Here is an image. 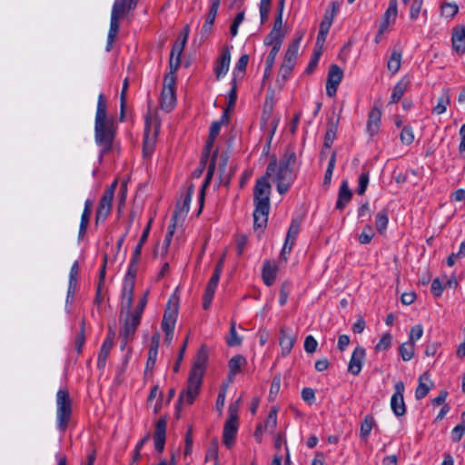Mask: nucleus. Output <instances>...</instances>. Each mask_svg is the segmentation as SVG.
Masks as SVG:
<instances>
[{
  "instance_id": "obj_45",
  "label": "nucleus",
  "mask_w": 465,
  "mask_h": 465,
  "mask_svg": "<svg viewBox=\"0 0 465 465\" xmlns=\"http://www.w3.org/2000/svg\"><path fill=\"white\" fill-rule=\"evenodd\" d=\"M374 236L373 228L371 225L367 224L363 228L361 233L359 235V242L361 244H368L371 242Z\"/></svg>"
},
{
  "instance_id": "obj_27",
  "label": "nucleus",
  "mask_w": 465,
  "mask_h": 465,
  "mask_svg": "<svg viewBox=\"0 0 465 465\" xmlns=\"http://www.w3.org/2000/svg\"><path fill=\"white\" fill-rule=\"evenodd\" d=\"M352 193L351 189L349 188L348 182L346 180L342 181L339 193H338V199L336 202L335 208L338 210H343L347 203L351 200Z\"/></svg>"
},
{
  "instance_id": "obj_25",
  "label": "nucleus",
  "mask_w": 465,
  "mask_h": 465,
  "mask_svg": "<svg viewBox=\"0 0 465 465\" xmlns=\"http://www.w3.org/2000/svg\"><path fill=\"white\" fill-rule=\"evenodd\" d=\"M185 45L183 43H174L171 54H170V61H169V67L170 72L169 74H175V72L178 70L181 64V54L183 51Z\"/></svg>"
},
{
  "instance_id": "obj_35",
  "label": "nucleus",
  "mask_w": 465,
  "mask_h": 465,
  "mask_svg": "<svg viewBox=\"0 0 465 465\" xmlns=\"http://www.w3.org/2000/svg\"><path fill=\"white\" fill-rule=\"evenodd\" d=\"M389 223L388 211L381 210L375 216V226L380 234H384Z\"/></svg>"
},
{
  "instance_id": "obj_13",
  "label": "nucleus",
  "mask_w": 465,
  "mask_h": 465,
  "mask_svg": "<svg viewBox=\"0 0 465 465\" xmlns=\"http://www.w3.org/2000/svg\"><path fill=\"white\" fill-rule=\"evenodd\" d=\"M279 266L274 260H265L262 269V278L265 285L272 286L277 278Z\"/></svg>"
},
{
  "instance_id": "obj_6",
  "label": "nucleus",
  "mask_w": 465,
  "mask_h": 465,
  "mask_svg": "<svg viewBox=\"0 0 465 465\" xmlns=\"http://www.w3.org/2000/svg\"><path fill=\"white\" fill-rule=\"evenodd\" d=\"M175 74H167L163 84L161 94V107L166 112H171L176 105L175 95Z\"/></svg>"
},
{
  "instance_id": "obj_11",
  "label": "nucleus",
  "mask_w": 465,
  "mask_h": 465,
  "mask_svg": "<svg viewBox=\"0 0 465 465\" xmlns=\"http://www.w3.org/2000/svg\"><path fill=\"white\" fill-rule=\"evenodd\" d=\"M397 15L398 2L397 0H390L389 6L385 13L383 14L382 20L379 25L378 36H382V35L387 31L390 25L395 22Z\"/></svg>"
},
{
  "instance_id": "obj_2",
  "label": "nucleus",
  "mask_w": 465,
  "mask_h": 465,
  "mask_svg": "<svg viewBox=\"0 0 465 465\" xmlns=\"http://www.w3.org/2000/svg\"><path fill=\"white\" fill-rule=\"evenodd\" d=\"M106 99L100 94L97 99V107L94 120V140L100 147V158L113 149L116 133V126L113 117H108Z\"/></svg>"
},
{
  "instance_id": "obj_3",
  "label": "nucleus",
  "mask_w": 465,
  "mask_h": 465,
  "mask_svg": "<svg viewBox=\"0 0 465 465\" xmlns=\"http://www.w3.org/2000/svg\"><path fill=\"white\" fill-rule=\"evenodd\" d=\"M208 362V350L202 345L194 358L193 367L190 371L186 389L183 390L178 398L177 406L181 404L192 405L200 393L203 384V378Z\"/></svg>"
},
{
  "instance_id": "obj_22",
  "label": "nucleus",
  "mask_w": 465,
  "mask_h": 465,
  "mask_svg": "<svg viewBox=\"0 0 465 465\" xmlns=\"http://www.w3.org/2000/svg\"><path fill=\"white\" fill-rule=\"evenodd\" d=\"M340 119L338 116H331L327 123V130L324 136L323 146L325 148H331L334 140L336 139V134L338 131Z\"/></svg>"
},
{
  "instance_id": "obj_58",
  "label": "nucleus",
  "mask_w": 465,
  "mask_h": 465,
  "mask_svg": "<svg viewBox=\"0 0 465 465\" xmlns=\"http://www.w3.org/2000/svg\"><path fill=\"white\" fill-rule=\"evenodd\" d=\"M290 287L291 284L289 282H284L282 283L281 289H280V297H279V303L281 306H283L286 304L288 296L290 293Z\"/></svg>"
},
{
  "instance_id": "obj_54",
  "label": "nucleus",
  "mask_w": 465,
  "mask_h": 465,
  "mask_svg": "<svg viewBox=\"0 0 465 465\" xmlns=\"http://www.w3.org/2000/svg\"><path fill=\"white\" fill-rule=\"evenodd\" d=\"M221 274L222 273L219 272V269L213 271V275L207 283L205 291L215 293Z\"/></svg>"
},
{
  "instance_id": "obj_49",
  "label": "nucleus",
  "mask_w": 465,
  "mask_h": 465,
  "mask_svg": "<svg viewBox=\"0 0 465 465\" xmlns=\"http://www.w3.org/2000/svg\"><path fill=\"white\" fill-rule=\"evenodd\" d=\"M335 163H336V153L333 152L331 153V156L328 163L327 169L325 171L324 180H323L324 184H329L331 183L332 173H333V170L335 167Z\"/></svg>"
},
{
  "instance_id": "obj_59",
  "label": "nucleus",
  "mask_w": 465,
  "mask_h": 465,
  "mask_svg": "<svg viewBox=\"0 0 465 465\" xmlns=\"http://www.w3.org/2000/svg\"><path fill=\"white\" fill-rule=\"evenodd\" d=\"M465 434V423L461 422L455 426L451 430V440L453 442H459Z\"/></svg>"
},
{
  "instance_id": "obj_4",
  "label": "nucleus",
  "mask_w": 465,
  "mask_h": 465,
  "mask_svg": "<svg viewBox=\"0 0 465 465\" xmlns=\"http://www.w3.org/2000/svg\"><path fill=\"white\" fill-rule=\"evenodd\" d=\"M129 0H115L111 12L110 28L105 50L110 52L120 28V19L134 8H129Z\"/></svg>"
},
{
  "instance_id": "obj_51",
  "label": "nucleus",
  "mask_w": 465,
  "mask_h": 465,
  "mask_svg": "<svg viewBox=\"0 0 465 465\" xmlns=\"http://www.w3.org/2000/svg\"><path fill=\"white\" fill-rule=\"evenodd\" d=\"M465 257V241L460 245L458 252H452L447 258V265L452 267L455 264L456 259Z\"/></svg>"
},
{
  "instance_id": "obj_37",
  "label": "nucleus",
  "mask_w": 465,
  "mask_h": 465,
  "mask_svg": "<svg viewBox=\"0 0 465 465\" xmlns=\"http://www.w3.org/2000/svg\"><path fill=\"white\" fill-rule=\"evenodd\" d=\"M283 41V35L282 32H276L272 30L268 35L264 39V45H271L273 46H282Z\"/></svg>"
},
{
  "instance_id": "obj_20",
  "label": "nucleus",
  "mask_w": 465,
  "mask_h": 465,
  "mask_svg": "<svg viewBox=\"0 0 465 465\" xmlns=\"http://www.w3.org/2000/svg\"><path fill=\"white\" fill-rule=\"evenodd\" d=\"M217 153H218L217 151H215L212 156L211 162L208 165V170H207V173H206L204 182L200 190V195H199L200 208L198 211V214L201 213L203 207L205 189L209 185V183L213 176L214 171H215V166H216L215 159L217 157Z\"/></svg>"
},
{
  "instance_id": "obj_1",
  "label": "nucleus",
  "mask_w": 465,
  "mask_h": 465,
  "mask_svg": "<svg viewBox=\"0 0 465 465\" xmlns=\"http://www.w3.org/2000/svg\"><path fill=\"white\" fill-rule=\"evenodd\" d=\"M297 156L293 150L286 149L282 157L277 162L276 156H272L267 165L265 175L256 181L253 188V229L263 232L267 226L271 209V184L268 178H272L277 185L280 194L286 193L296 179L294 166Z\"/></svg>"
},
{
  "instance_id": "obj_53",
  "label": "nucleus",
  "mask_w": 465,
  "mask_h": 465,
  "mask_svg": "<svg viewBox=\"0 0 465 465\" xmlns=\"http://www.w3.org/2000/svg\"><path fill=\"white\" fill-rule=\"evenodd\" d=\"M423 5V0H412V3L410 7V18L411 20H416L421 11Z\"/></svg>"
},
{
  "instance_id": "obj_10",
  "label": "nucleus",
  "mask_w": 465,
  "mask_h": 465,
  "mask_svg": "<svg viewBox=\"0 0 465 465\" xmlns=\"http://www.w3.org/2000/svg\"><path fill=\"white\" fill-rule=\"evenodd\" d=\"M342 77L343 71L341 68L337 64H331L329 68L326 81V94L329 97L335 96Z\"/></svg>"
},
{
  "instance_id": "obj_43",
  "label": "nucleus",
  "mask_w": 465,
  "mask_h": 465,
  "mask_svg": "<svg viewBox=\"0 0 465 465\" xmlns=\"http://www.w3.org/2000/svg\"><path fill=\"white\" fill-rule=\"evenodd\" d=\"M459 11V6L456 3L445 2L440 6L441 15L447 18H452Z\"/></svg>"
},
{
  "instance_id": "obj_33",
  "label": "nucleus",
  "mask_w": 465,
  "mask_h": 465,
  "mask_svg": "<svg viewBox=\"0 0 465 465\" xmlns=\"http://www.w3.org/2000/svg\"><path fill=\"white\" fill-rule=\"evenodd\" d=\"M249 62V55L244 54L241 55L239 60L237 61L233 71H232V80L237 81L238 79H242L246 71V67Z\"/></svg>"
},
{
  "instance_id": "obj_7",
  "label": "nucleus",
  "mask_w": 465,
  "mask_h": 465,
  "mask_svg": "<svg viewBox=\"0 0 465 465\" xmlns=\"http://www.w3.org/2000/svg\"><path fill=\"white\" fill-rule=\"evenodd\" d=\"M301 37L294 40L289 46L285 53L283 62L280 68L279 76L285 82L291 75L293 67L296 64L298 52L300 48Z\"/></svg>"
},
{
  "instance_id": "obj_29",
  "label": "nucleus",
  "mask_w": 465,
  "mask_h": 465,
  "mask_svg": "<svg viewBox=\"0 0 465 465\" xmlns=\"http://www.w3.org/2000/svg\"><path fill=\"white\" fill-rule=\"evenodd\" d=\"M410 81L406 77H402L393 87L392 93L390 97V104H397L402 98L407 91Z\"/></svg>"
},
{
  "instance_id": "obj_32",
  "label": "nucleus",
  "mask_w": 465,
  "mask_h": 465,
  "mask_svg": "<svg viewBox=\"0 0 465 465\" xmlns=\"http://www.w3.org/2000/svg\"><path fill=\"white\" fill-rule=\"evenodd\" d=\"M381 114L380 110L373 108L368 115L367 129L368 132L373 135L377 134L381 123Z\"/></svg>"
},
{
  "instance_id": "obj_26",
  "label": "nucleus",
  "mask_w": 465,
  "mask_h": 465,
  "mask_svg": "<svg viewBox=\"0 0 465 465\" xmlns=\"http://www.w3.org/2000/svg\"><path fill=\"white\" fill-rule=\"evenodd\" d=\"M92 206H93V202L91 200L87 199L84 202V211L81 215V221H80L79 232H78V240H82L86 233V231H87V228L89 225L91 213H92Z\"/></svg>"
},
{
  "instance_id": "obj_9",
  "label": "nucleus",
  "mask_w": 465,
  "mask_h": 465,
  "mask_svg": "<svg viewBox=\"0 0 465 465\" xmlns=\"http://www.w3.org/2000/svg\"><path fill=\"white\" fill-rule=\"evenodd\" d=\"M405 385L402 381L394 384V392L391 398V409L395 416L401 417L406 413V405L403 398Z\"/></svg>"
},
{
  "instance_id": "obj_19",
  "label": "nucleus",
  "mask_w": 465,
  "mask_h": 465,
  "mask_svg": "<svg viewBox=\"0 0 465 465\" xmlns=\"http://www.w3.org/2000/svg\"><path fill=\"white\" fill-rule=\"evenodd\" d=\"M194 193V185L192 183L187 188V192L184 195V198L182 202H178L175 207V210L173 213L172 220H177L179 215L187 214L190 209V203L192 201V197Z\"/></svg>"
},
{
  "instance_id": "obj_30",
  "label": "nucleus",
  "mask_w": 465,
  "mask_h": 465,
  "mask_svg": "<svg viewBox=\"0 0 465 465\" xmlns=\"http://www.w3.org/2000/svg\"><path fill=\"white\" fill-rule=\"evenodd\" d=\"M432 383L430 380L428 373L425 372L422 375H420L419 378L418 387L416 388L415 391L416 400H421L425 398L428 395Z\"/></svg>"
},
{
  "instance_id": "obj_56",
  "label": "nucleus",
  "mask_w": 465,
  "mask_h": 465,
  "mask_svg": "<svg viewBox=\"0 0 465 465\" xmlns=\"http://www.w3.org/2000/svg\"><path fill=\"white\" fill-rule=\"evenodd\" d=\"M243 20H244V12L242 11L239 14H237V15L234 17V19L230 26V33L232 37L237 35L238 28Z\"/></svg>"
},
{
  "instance_id": "obj_31",
  "label": "nucleus",
  "mask_w": 465,
  "mask_h": 465,
  "mask_svg": "<svg viewBox=\"0 0 465 465\" xmlns=\"http://www.w3.org/2000/svg\"><path fill=\"white\" fill-rule=\"evenodd\" d=\"M134 284V282H124V284L122 291V311L126 310L128 312L132 306Z\"/></svg>"
},
{
  "instance_id": "obj_62",
  "label": "nucleus",
  "mask_w": 465,
  "mask_h": 465,
  "mask_svg": "<svg viewBox=\"0 0 465 465\" xmlns=\"http://www.w3.org/2000/svg\"><path fill=\"white\" fill-rule=\"evenodd\" d=\"M84 341H85L84 327L82 326V328H81L79 333L76 335V338L74 341V349L78 354L82 353Z\"/></svg>"
},
{
  "instance_id": "obj_55",
  "label": "nucleus",
  "mask_w": 465,
  "mask_h": 465,
  "mask_svg": "<svg viewBox=\"0 0 465 465\" xmlns=\"http://www.w3.org/2000/svg\"><path fill=\"white\" fill-rule=\"evenodd\" d=\"M392 337L390 333H385L382 335L379 342L375 346L376 351H385L391 345Z\"/></svg>"
},
{
  "instance_id": "obj_15",
  "label": "nucleus",
  "mask_w": 465,
  "mask_h": 465,
  "mask_svg": "<svg viewBox=\"0 0 465 465\" xmlns=\"http://www.w3.org/2000/svg\"><path fill=\"white\" fill-rule=\"evenodd\" d=\"M230 63L231 51L230 48L227 46L223 50L215 63L214 73L218 80L226 75V74L229 71Z\"/></svg>"
},
{
  "instance_id": "obj_64",
  "label": "nucleus",
  "mask_w": 465,
  "mask_h": 465,
  "mask_svg": "<svg viewBox=\"0 0 465 465\" xmlns=\"http://www.w3.org/2000/svg\"><path fill=\"white\" fill-rule=\"evenodd\" d=\"M444 289V285L439 278H435L432 281L430 291L435 297H440Z\"/></svg>"
},
{
  "instance_id": "obj_40",
  "label": "nucleus",
  "mask_w": 465,
  "mask_h": 465,
  "mask_svg": "<svg viewBox=\"0 0 465 465\" xmlns=\"http://www.w3.org/2000/svg\"><path fill=\"white\" fill-rule=\"evenodd\" d=\"M450 97L447 92H444L438 99L437 104L433 107V113L442 114L446 112L448 104H450Z\"/></svg>"
},
{
  "instance_id": "obj_16",
  "label": "nucleus",
  "mask_w": 465,
  "mask_h": 465,
  "mask_svg": "<svg viewBox=\"0 0 465 465\" xmlns=\"http://www.w3.org/2000/svg\"><path fill=\"white\" fill-rule=\"evenodd\" d=\"M140 323L141 321H139L137 317H132L127 314L120 330V338H124V340H134L136 329Z\"/></svg>"
},
{
  "instance_id": "obj_8",
  "label": "nucleus",
  "mask_w": 465,
  "mask_h": 465,
  "mask_svg": "<svg viewBox=\"0 0 465 465\" xmlns=\"http://www.w3.org/2000/svg\"><path fill=\"white\" fill-rule=\"evenodd\" d=\"M229 412L230 416L225 421L223 427V441L228 449H231L233 446L234 439L238 430L237 407L230 405Z\"/></svg>"
},
{
  "instance_id": "obj_42",
  "label": "nucleus",
  "mask_w": 465,
  "mask_h": 465,
  "mask_svg": "<svg viewBox=\"0 0 465 465\" xmlns=\"http://www.w3.org/2000/svg\"><path fill=\"white\" fill-rule=\"evenodd\" d=\"M227 344L230 347H235L242 344V338L237 334L234 322H231L229 337L227 338Z\"/></svg>"
},
{
  "instance_id": "obj_12",
  "label": "nucleus",
  "mask_w": 465,
  "mask_h": 465,
  "mask_svg": "<svg viewBox=\"0 0 465 465\" xmlns=\"http://www.w3.org/2000/svg\"><path fill=\"white\" fill-rule=\"evenodd\" d=\"M366 356V351L363 347L358 346L354 349L351 353L349 364H348V371L354 376L360 374L363 361Z\"/></svg>"
},
{
  "instance_id": "obj_24",
  "label": "nucleus",
  "mask_w": 465,
  "mask_h": 465,
  "mask_svg": "<svg viewBox=\"0 0 465 465\" xmlns=\"http://www.w3.org/2000/svg\"><path fill=\"white\" fill-rule=\"evenodd\" d=\"M113 199L102 195L95 213L96 224L104 222L112 211Z\"/></svg>"
},
{
  "instance_id": "obj_50",
  "label": "nucleus",
  "mask_w": 465,
  "mask_h": 465,
  "mask_svg": "<svg viewBox=\"0 0 465 465\" xmlns=\"http://www.w3.org/2000/svg\"><path fill=\"white\" fill-rule=\"evenodd\" d=\"M272 0H261L259 5L261 23L264 24L269 16Z\"/></svg>"
},
{
  "instance_id": "obj_23",
  "label": "nucleus",
  "mask_w": 465,
  "mask_h": 465,
  "mask_svg": "<svg viewBox=\"0 0 465 465\" xmlns=\"http://www.w3.org/2000/svg\"><path fill=\"white\" fill-rule=\"evenodd\" d=\"M114 347V334L112 336H108L103 342L101 349L98 352L97 356V368L99 370H104L105 367L107 359L110 354V351Z\"/></svg>"
},
{
  "instance_id": "obj_63",
  "label": "nucleus",
  "mask_w": 465,
  "mask_h": 465,
  "mask_svg": "<svg viewBox=\"0 0 465 465\" xmlns=\"http://www.w3.org/2000/svg\"><path fill=\"white\" fill-rule=\"evenodd\" d=\"M321 51H314L306 69H305V73L307 74H312L315 68L317 67L318 65V63H319V59H320V56H321Z\"/></svg>"
},
{
  "instance_id": "obj_52",
  "label": "nucleus",
  "mask_w": 465,
  "mask_h": 465,
  "mask_svg": "<svg viewBox=\"0 0 465 465\" xmlns=\"http://www.w3.org/2000/svg\"><path fill=\"white\" fill-rule=\"evenodd\" d=\"M237 100V81H231V90L229 91L227 97L228 109L232 108L235 105Z\"/></svg>"
},
{
  "instance_id": "obj_5",
  "label": "nucleus",
  "mask_w": 465,
  "mask_h": 465,
  "mask_svg": "<svg viewBox=\"0 0 465 465\" xmlns=\"http://www.w3.org/2000/svg\"><path fill=\"white\" fill-rule=\"evenodd\" d=\"M56 426L61 432H64L72 415V400L66 389H60L56 392Z\"/></svg>"
},
{
  "instance_id": "obj_39",
  "label": "nucleus",
  "mask_w": 465,
  "mask_h": 465,
  "mask_svg": "<svg viewBox=\"0 0 465 465\" xmlns=\"http://www.w3.org/2000/svg\"><path fill=\"white\" fill-rule=\"evenodd\" d=\"M400 354L403 361H411L414 356V343L407 341L400 346Z\"/></svg>"
},
{
  "instance_id": "obj_36",
  "label": "nucleus",
  "mask_w": 465,
  "mask_h": 465,
  "mask_svg": "<svg viewBox=\"0 0 465 465\" xmlns=\"http://www.w3.org/2000/svg\"><path fill=\"white\" fill-rule=\"evenodd\" d=\"M374 419L371 415L365 416V418L361 422L360 428V438L366 441L371 434V431L374 425Z\"/></svg>"
},
{
  "instance_id": "obj_34",
  "label": "nucleus",
  "mask_w": 465,
  "mask_h": 465,
  "mask_svg": "<svg viewBox=\"0 0 465 465\" xmlns=\"http://www.w3.org/2000/svg\"><path fill=\"white\" fill-rule=\"evenodd\" d=\"M402 53L401 49H394L387 62V68L392 74L398 73L401 64Z\"/></svg>"
},
{
  "instance_id": "obj_41",
  "label": "nucleus",
  "mask_w": 465,
  "mask_h": 465,
  "mask_svg": "<svg viewBox=\"0 0 465 465\" xmlns=\"http://www.w3.org/2000/svg\"><path fill=\"white\" fill-rule=\"evenodd\" d=\"M148 302V291L143 295V297L140 299L137 306L135 307L134 312H130V310L127 312V314L132 317H137L139 321L142 319V314L143 312V310L147 304Z\"/></svg>"
},
{
  "instance_id": "obj_47",
  "label": "nucleus",
  "mask_w": 465,
  "mask_h": 465,
  "mask_svg": "<svg viewBox=\"0 0 465 465\" xmlns=\"http://www.w3.org/2000/svg\"><path fill=\"white\" fill-rule=\"evenodd\" d=\"M277 413H278V410L275 407H273L270 410L268 417H267L264 424L262 425L264 430H269V429L273 430L276 427Z\"/></svg>"
},
{
  "instance_id": "obj_28",
  "label": "nucleus",
  "mask_w": 465,
  "mask_h": 465,
  "mask_svg": "<svg viewBox=\"0 0 465 465\" xmlns=\"http://www.w3.org/2000/svg\"><path fill=\"white\" fill-rule=\"evenodd\" d=\"M247 363L246 358L241 354L232 357L228 362L229 374L228 378L231 381L241 371V368Z\"/></svg>"
},
{
  "instance_id": "obj_14",
  "label": "nucleus",
  "mask_w": 465,
  "mask_h": 465,
  "mask_svg": "<svg viewBox=\"0 0 465 465\" xmlns=\"http://www.w3.org/2000/svg\"><path fill=\"white\" fill-rule=\"evenodd\" d=\"M166 428V419L160 418L155 424V430L153 433L154 448L158 452H163L164 450Z\"/></svg>"
},
{
  "instance_id": "obj_18",
  "label": "nucleus",
  "mask_w": 465,
  "mask_h": 465,
  "mask_svg": "<svg viewBox=\"0 0 465 465\" xmlns=\"http://www.w3.org/2000/svg\"><path fill=\"white\" fill-rule=\"evenodd\" d=\"M295 338L292 335L289 328L282 327L280 330L279 345L282 350V355L287 356L291 353Z\"/></svg>"
},
{
  "instance_id": "obj_46",
  "label": "nucleus",
  "mask_w": 465,
  "mask_h": 465,
  "mask_svg": "<svg viewBox=\"0 0 465 465\" xmlns=\"http://www.w3.org/2000/svg\"><path fill=\"white\" fill-rule=\"evenodd\" d=\"M301 223L297 219H293L289 226L286 238L289 241L295 242L296 237L300 232Z\"/></svg>"
},
{
  "instance_id": "obj_61",
  "label": "nucleus",
  "mask_w": 465,
  "mask_h": 465,
  "mask_svg": "<svg viewBox=\"0 0 465 465\" xmlns=\"http://www.w3.org/2000/svg\"><path fill=\"white\" fill-rule=\"evenodd\" d=\"M332 21H333V14L329 15L328 13H326L324 15L322 21L321 22L319 31L328 35L331 25L332 24Z\"/></svg>"
},
{
  "instance_id": "obj_38",
  "label": "nucleus",
  "mask_w": 465,
  "mask_h": 465,
  "mask_svg": "<svg viewBox=\"0 0 465 465\" xmlns=\"http://www.w3.org/2000/svg\"><path fill=\"white\" fill-rule=\"evenodd\" d=\"M415 139L413 128L411 125H404L400 134V140L402 144L410 145Z\"/></svg>"
},
{
  "instance_id": "obj_21",
  "label": "nucleus",
  "mask_w": 465,
  "mask_h": 465,
  "mask_svg": "<svg viewBox=\"0 0 465 465\" xmlns=\"http://www.w3.org/2000/svg\"><path fill=\"white\" fill-rule=\"evenodd\" d=\"M177 319V306L174 304L173 308H170V302L168 303V308L165 310L163 321H162V330L165 332V334H171V331L174 330L175 322Z\"/></svg>"
},
{
  "instance_id": "obj_17",
  "label": "nucleus",
  "mask_w": 465,
  "mask_h": 465,
  "mask_svg": "<svg viewBox=\"0 0 465 465\" xmlns=\"http://www.w3.org/2000/svg\"><path fill=\"white\" fill-rule=\"evenodd\" d=\"M452 49L459 54H465V26L460 25L453 29L451 35Z\"/></svg>"
},
{
  "instance_id": "obj_48",
  "label": "nucleus",
  "mask_w": 465,
  "mask_h": 465,
  "mask_svg": "<svg viewBox=\"0 0 465 465\" xmlns=\"http://www.w3.org/2000/svg\"><path fill=\"white\" fill-rule=\"evenodd\" d=\"M222 0H210V9L206 15V22L214 24L215 17L217 15Z\"/></svg>"
},
{
  "instance_id": "obj_44",
  "label": "nucleus",
  "mask_w": 465,
  "mask_h": 465,
  "mask_svg": "<svg viewBox=\"0 0 465 465\" xmlns=\"http://www.w3.org/2000/svg\"><path fill=\"white\" fill-rule=\"evenodd\" d=\"M370 180V172L363 171L359 176V183L357 187V193L359 195H363L366 192V189L369 184Z\"/></svg>"
},
{
  "instance_id": "obj_60",
  "label": "nucleus",
  "mask_w": 465,
  "mask_h": 465,
  "mask_svg": "<svg viewBox=\"0 0 465 465\" xmlns=\"http://www.w3.org/2000/svg\"><path fill=\"white\" fill-rule=\"evenodd\" d=\"M318 347V341L312 335H308L304 341V350L307 353H313Z\"/></svg>"
},
{
  "instance_id": "obj_57",
  "label": "nucleus",
  "mask_w": 465,
  "mask_h": 465,
  "mask_svg": "<svg viewBox=\"0 0 465 465\" xmlns=\"http://www.w3.org/2000/svg\"><path fill=\"white\" fill-rule=\"evenodd\" d=\"M423 334V327L420 324H416L411 328L409 334V341L414 343L420 340Z\"/></svg>"
}]
</instances>
